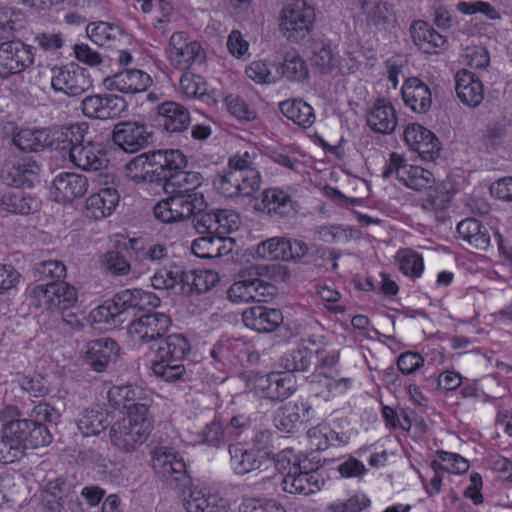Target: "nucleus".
<instances>
[{"mask_svg":"<svg viewBox=\"0 0 512 512\" xmlns=\"http://www.w3.org/2000/svg\"><path fill=\"white\" fill-rule=\"evenodd\" d=\"M168 194L153 208L155 218L163 223L184 221L208 209V202L201 192Z\"/></svg>","mask_w":512,"mask_h":512,"instance_id":"obj_1","label":"nucleus"},{"mask_svg":"<svg viewBox=\"0 0 512 512\" xmlns=\"http://www.w3.org/2000/svg\"><path fill=\"white\" fill-rule=\"evenodd\" d=\"M315 19L312 5L304 0H293L281 10L280 31L289 41L299 43L311 33Z\"/></svg>","mask_w":512,"mask_h":512,"instance_id":"obj_2","label":"nucleus"},{"mask_svg":"<svg viewBox=\"0 0 512 512\" xmlns=\"http://www.w3.org/2000/svg\"><path fill=\"white\" fill-rule=\"evenodd\" d=\"M78 302L77 289L67 282L51 281L35 286L30 292V304L51 313L73 309Z\"/></svg>","mask_w":512,"mask_h":512,"instance_id":"obj_3","label":"nucleus"},{"mask_svg":"<svg viewBox=\"0 0 512 512\" xmlns=\"http://www.w3.org/2000/svg\"><path fill=\"white\" fill-rule=\"evenodd\" d=\"M4 434L19 450L21 456L25 454L26 449L47 446L52 442V434L44 424L28 419H12L4 423Z\"/></svg>","mask_w":512,"mask_h":512,"instance_id":"obj_4","label":"nucleus"},{"mask_svg":"<svg viewBox=\"0 0 512 512\" xmlns=\"http://www.w3.org/2000/svg\"><path fill=\"white\" fill-rule=\"evenodd\" d=\"M152 466L157 476L174 490H184L190 484L186 464L180 453L171 448H155Z\"/></svg>","mask_w":512,"mask_h":512,"instance_id":"obj_5","label":"nucleus"},{"mask_svg":"<svg viewBox=\"0 0 512 512\" xmlns=\"http://www.w3.org/2000/svg\"><path fill=\"white\" fill-rule=\"evenodd\" d=\"M172 67L180 71L201 67L206 61V53L199 42L190 40L185 32H174L166 49Z\"/></svg>","mask_w":512,"mask_h":512,"instance_id":"obj_6","label":"nucleus"},{"mask_svg":"<svg viewBox=\"0 0 512 512\" xmlns=\"http://www.w3.org/2000/svg\"><path fill=\"white\" fill-rule=\"evenodd\" d=\"M149 434V421L135 415L116 421L109 431L112 445L124 452L134 451L147 440Z\"/></svg>","mask_w":512,"mask_h":512,"instance_id":"obj_7","label":"nucleus"},{"mask_svg":"<svg viewBox=\"0 0 512 512\" xmlns=\"http://www.w3.org/2000/svg\"><path fill=\"white\" fill-rule=\"evenodd\" d=\"M34 47L21 40H9L0 44V78L19 75L34 64Z\"/></svg>","mask_w":512,"mask_h":512,"instance_id":"obj_8","label":"nucleus"},{"mask_svg":"<svg viewBox=\"0 0 512 512\" xmlns=\"http://www.w3.org/2000/svg\"><path fill=\"white\" fill-rule=\"evenodd\" d=\"M171 323L170 317L165 313H147L132 320L128 332L134 342L148 344L150 349H154L167 333Z\"/></svg>","mask_w":512,"mask_h":512,"instance_id":"obj_9","label":"nucleus"},{"mask_svg":"<svg viewBox=\"0 0 512 512\" xmlns=\"http://www.w3.org/2000/svg\"><path fill=\"white\" fill-rule=\"evenodd\" d=\"M108 400L116 409H126L128 415L145 417L151 403V392L141 386L129 384L113 386Z\"/></svg>","mask_w":512,"mask_h":512,"instance_id":"obj_10","label":"nucleus"},{"mask_svg":"<svg viewBox=\"0 0 512 512\" xmlns=\"http://www.w3.org/2000/svg\"><path fill=\"white\" fill-rule=\"evenodd\" d=\"M51 86L55 92L77 97L92 88L88 71L74 63L52 69Z\"/></svg>","mask_w":512,"mask_h":512,"instance_id":"obj_11","label":"nucleus"},{"mask_svg":"<svg viewBox=\"0 0 512 512\" xmlns=\"http://www.w3.org/2000/svg\"><path fill=\"white\" fill-rule=\"evenodd\" d=\"M213 184L225 197H248L260 188V173L248 170L245 178L241 172L224 170L214 178Z\"/></svg>","mask_w":512,"mask_h":512,"instance_id":"obj_12","label":"nucleus"},{"mask_svg":"<svg viewBox=\"0 0 512 512\" xmlns=\"http://www.w3.org/2000/svg\"><path fill=\"white\" fill-rule=\"evenodd\" d=\"M39 171V165L31 157L8 156L4 161L1 177L9 186L32 188L38 180Z\"/></svg>","mask_w":512,"mask_h":512,"instance_id":"obj_13","label":"nucleus"},{"mask_svg":"<svg viewBox=\"0 0 512 512\" xmlns=\"http://www.w3.org/2000/svg\"><path fill=\"white\" fill-rule=\"evenodd\" d=\"M112 140L123 151L135 153L152 143L153 134L146 124L120 122L113 129Z\"/></svg>","mask_w":512,"mask_h":512,"instance_id":"obj_14","label":"nucleus"},{"mask_svg":"<svg viewBox=\"0 0 512 512\" xmlns=\"http://www.w3.org/2000/svg\"><path fill=\"white\" fill-rule=\"evenodd\" d=\"M308 251L307 245L300 240L272 237L260 242L256 254L267 260L290 261L302 258Z\"/></svg>","mask_w":512,"mask_h":512,"instance_id":"obj_15","label":"nucleus"},{"mask_svg":"<svg viewBox=\"0 0 512 512\" xmlns=\"http://www.w3.org/2000/svg\"><path fill=\"white\" fill-rule=\"evenodd\" d=\"M126 106L122 97L113 94L90 95L81 102V110L86 117L100 120L119 117Z\"/></svg>","mask_w":512,"mask_h":512,"instance_id":"obj_16","label":"nucleus"},{"mask_svg":"<svg viewBox=\"0 0 512 512\" xmlns=\"http://www.w3.org/2000/svg\"><path fill=\"white\" fill-rule=\"evenodd\" d=\"M229 463L235 474L243 476L262 469L272 461V454H262L255 449L246 448L242 443L228 446Z\"/></svg>","mask_w":512,"mask_h":512,"instance_id":"obj_17","label":"nucleus"},{"mask_svg":"<svg viewBox=\"0 0 512 512\" xmlns=\"http://www.w3.org/2000/svg\"><path fill=\"white\" fill-rule=\"evenodd\" d=\"M293 467L289 474H286L282 481L281 486L283 491L290 494H299L309 496L318 492L324 484L323 479H320L318 473L312 468Z\"/></svg>","mask_w":512,"mask_h":512,"instance_id":"obj_18","label":"nucleus"},{"mask_svg":"<svg viewBox=\"0 0 512 512\" xmlns=\"http://www.w3.org/2000/svg\"><path fill=\"white\" fill-rule=\"evenodd\" d=\"M256 389L262 398L281 402L294 393L295 385L292 375L273 372L259 377Z\"/></svg>","mask_w":512,"mask_h":512,"instance_id":"obj_19","label":"nucleus"},{"mask_svg":"<svg viewBox=\"0 0 512 512\" xmlns=\"http://www.w3.org/2000/svg\"><path fill=\"white\" fill-rule=\"evenodd\" d=\"M107 90L124 94H137L146 91L152 83L151 77L139 69H127L104 79Z\"/></svg>","mask_w":512,"mask_h":512,"instance_id":"obj_20","label":"nucleus"},{"mask_svg":"<svg viewBox=\"0 0 512 512\" xmlns=\"http://www.w3.org/2000/svg\"><path fill=\"white\" fill-rule=\"evenodd\" d=\"M405 142L424 160H433L438 156L440 143L438 138L419 124L408 125L404 131Z\"/></svg>","mask_w":512,"mask_h":512,"instance_id":"obj_21","label":"nucleus"},{"mask_svg":"<svg viewBox=\"0 0 512 512\" xmlns=\"http://www.w3.org/2000/svg\"><path fill=\"white\" fill-rule=\"evenodd\" d=\"M366 123L375 133L392 134L398 123L394 106L383 98L377 99L366 113Z\"/></svg>","mask_w":512,"mask_h":512,"instance_id":"obj_22","label":"nucleus"},{"mask_svg":"<svg viewBox=\"0 0 512 512\" xmlns=\"http://www.w3.org/2000/svg\"><path fill=\"white\" fill-rule=\"evenodd\" d=\"M83 352L86 363L95 371L102 372L116 360L118 345L110 338L95 339L86 343Z\"/></svg>","mask_w":512,"mask_h":512,"instance_id":"obj_23","label":"nucleus"},{"mask_svg":"<svg viewBox=\"0 0 512 512\" xmlns=\"http://www.w3.org/2000/svg\"><path fill=\"white\" fill-rule=\"evenodd\" d=\"M244 325L259 333H270L276 330L283 322L280 310L265 306L247 308L242 314Z\"/></svg>","mask_w":512,"mask_h":512,"instance_id":"obj_24","label":"nucleus"},{"mask_svg":"<svg viewBox=\"0 0 512 512\" xmlns=\"http://www.w3.org/2000/svg\"><path fill=\"white\" fill-rule=\"evenodd\" d=\"M457 233L467 250L486 251L491 245L489 229L476 218L460 221Z\"/></svg>","mask_w":512,"mask_h":512,"instance_id":"obj_25","label":"nucleus"},{"mask_svg":"<svg viewBox=\"0 0 512 512\" xmlns=\"http://www.w3.org/2000/svg\"><path fill=\"white\" fill-rule=\"evenodd\" d=\"M69 160L84 171H99L107 164L105 154L92 140L84 137L83 142L72 149Z\"/></svg>","mask_w":512,"mask_h":512,"instance_id":"obj_26","label":"nucleus"},{"mask_svg":"<svg viewBox=\"0 0 512 512\" xmlns=\"http://www.w3.org/2000/svg\"><path fill=\"white\" fill-rule=\"evenodd\" d=\"M455 91L459 100L469 106L477 107L484 99V87L472 72L462 69L455 75Z\"/></svg>","mask_w":512,"mask_h":512,"instance_id":"obj_27","label":"nucleus"},{"mask_svg":"<svg viewBox=\"0 0 512 512\" xmlns=\"http://www.w3.org/2000/svg\"><path fill=\"white\" fill-rule=\"evenodd\" d=\"M401 94L405 105L415 113L424 114L431 108V91L424 82L416 77L405 81Z\"/></svg>","mask_w":512,"mask_h":512,"instance_id":"obj_28","label":"nucleus"},{"mask_svg":"<svg viewBox=\"0 0 512 512\" xmlns=\"http://www.w3.org/2000/svg\"><path fill=\"white\" fill-rule=\"evenodd\" d=\"M88 127L85 124H75L48 132L47 147L67 154L70 157L76 144L84 141Z\"/></svg>","mask_w":512,"mask_h":512,"instance_id":"obj_29","label":"nucleus"},{"mask_svg":"<svg viewBox=\"0 0 512 512\" xmlns=\"http://www.w3.org/2000/svg\"><path fill=\"white\" fill-rule=\"evenodd\" d=\"M52 184L57 200L63 202H72L84 196L88 189L87 178L77 173H60L54 178Z\"/></svg>","mask_w":512,"mask_h":512,"instance_id":"obj_30","label":"nucleus"},{"mask_svg":"<svg viewBox=\"0 0 512 512\" xmlns=\"http://www.w3.org/2000/svg\"><path fill=\"white\" fill-rule=\"evenodd\" d=\"M232 246L231 238L217 234H203L192 242L191 249L199 258L213 259L228 255L232 251Z\"/></svg>","mask_w":512,"mask_h":512,"instance_id":"obj_31","label":"nucleus"},{"mask_svg":"<svg viewBox=\"0 0 512 512\" xmlns=\"http://www.w3.org/2000/svg\"><path fill=\"white\" fill-rule=\"evenodd\" d=\"M158 115L161 125L170 133H179L187 130L190 125V113L182 104L166 101L158 105Z\"/></svg>","mask_w":512,"mask_h":512,"instance_id":"obj_32","label":"nucleus"},{"mask_svg":"<svg viewBox=\"0 0 512 512\" xmlns=\"http://www.w3.org/2000/svg\"><path fill=\"white\" fill-rule=\"evenodd\" d=\"M190 343L182 334L164 336L153 349L157 360L182 362L190 352Z\"/></svg>","mask_w":512,"mask_h":512,"instance_id":"obj_33","label":"nucleus"},{"mask_svg":"<svg viewBox=\"0 0 512 512\" xmlns=\"http://www.w3.org/2000/svg\"><path fill=\"white\" fill-rule=\"evenodd\" d=\"M150 164L156 170L155 175L166 181V175L186 167L187 159L180 150H157L150 153Z\"/></svg>","mask_w":512,"mask_h":512,"instance_id":"obj_34","label":"nucleus"},{"mask_svg":"<svg viewBox=\"0 0 512 512\" xmlns=\"http://www.w3.org/2000/svg\"><path fill=\"white\" fill-rule=\"evenodd\" d=\"M119 194L115 188H103L86 200L87 216L95 220L111 215L119 202Z\"/></svg>","mask_w":512,"mask_h":512,"instance_id":"obj_35","label":"nucleus"},{"mask_svg":"<svg viewBox=\"0 0 512 512\" xmlns=\"http://www.w3.org/2000/svg\"><path fill=\"white\" fill-rule=\"evenodd\" d=\"M260 209L269 215L288 217L296 211V203L285 191L270 188L262 193Z\"/></svg>","mask_w":512,"mask_h":512,"instance_id":"obj_36","label":"nucleus"},{"mask_svg":"<svg viewBox=\"0 0 512 512\" xmlns=\"http://www.w3.org/2000/svg\"><path fill=\"white\" fill-rule=\"evenodd\" d=\"M271 288L270 284L265 283L257 277L250 279H241L234 282L228 289V298L232 302L261 301L265 291Z\"/></svg>","mask_w":512,"mask_h":512,"instance_id":"obj_37","label":"nucleus"},{"mask_svg":"<svg viewBox=\"0 0 512 512\" xmlns=\"http://www.w3.org/2000/svg\"><path fill=\"white\" fill-rule=\"evenodd\" d=\"M414 44L424 53L436 54L446 45V38L424 21H417L411 26Z\"/></svg>","mask_w":512,"mask_h":512,"instance_id":"obj_38","label":"nucleus"},{"mask_svg":"<svg viewBox=\"0 0 512 512\" xmlns=\"http://www.w3.org/2000/svg\"><path fill=\"white\" fill-rule=\"evenodd\" d=\"M202 182L203 176L200 172L179 169L174 174L166 175L164 190L166 193L198 192L197 188Z\"/></svg>","mask_w":512,"mask_h":512,"instance_id":"obj_39","label":"nucleus"},{"mask_svg":"<svg viewBox=\"0 0 512 512\" xmlns=\"http://www.w3.org/2000/svg\"><path fill=\"white\" fill-rule=\"evenodd\" d=\"M48 131L40 128H26L14 133L12 142L22 152H40L47 147Z\"/></svg>","mask_w":512,"mask_h":512,"instance_id":"obj_40","label":"nucleus"},{"mask_svg":"<svg viewBox=\"0 0 512 512\" xmlns=\"http://www.w3.org/2000/svg\"><path fill=\"white\" fill-rule=\"evenodd\" d=\"M281 113L295 124L308 128L315 121L313 108L301 99H290L279 104Z\"/></svg>","mask_w":512,"mask_h":512,"instance_id":"obj_41","label":"nucleus"},{"mask_svg":"<svg viewBox=\"0 0 512 512\" xmlns=\"http://www.w3.org/2000/svg\"><path fill=\"white\" fill-rule=\"evenodd\" d=\"M78 430L85 437L97 436L109 425L105 412L96 409H85L76 421Z\"/></svg>","mask_w":512,"mask_h":512,"instance_id":"obj_42","label":"nucleus"},{"mask_svg":"<svg viewBox=\"0 0 512 512\" xmlns=\"http://www.w3.org/2000/svg\"><path fill=\"white\" fill-rule=\"evenodd\" d=\"M311 406L303 400L289 402L281 408L280 425L286 431H291L297 424L310 420Z\"/></svg>","mask_w":512,"mask_h":512,"instance_id":"obj_43","label":"nucleus"},{"mask_svg":"<svg viewBox=\"0 0 512 512\" xmlns=\"http://www.w3.org/2000/svg\"><path fill=\"white\" fill-rule=\"evenodd\" d=\"M69 488V484L61 478L49 481L46 484V493L58 499L57 508H55L58 512H68V510L75 511L79 509L80 504L78 499L73 500V495L68 493Z\"/></svg>","mask_w":512,"mask_h":512,"instance_id":"obj_44","label":"nucleus"},{"mask_svg":"<svg viewBox=\"0 0 512 512\" xmlns=\"http://www.w3.org/2000/svg\"><path fill=\"white\" fill-rule=\"evenodd\" d=\"M87 36L99 46L107 45L123 36V29L108 22H93L86 28Z\"/></svg>","mask_w":512,"mask_h":512,"instance_id":"obj_45","label":"nucleus"},{"mask_svg":"<svg viewBox=\"0 0 512 512\" xmlns=\"http://www.w3.org/2000/svg\"><path fill=\"white\" fill-rule=\"evenodd\" d=\"M437 455L438 460H433L431 463L434 474L442 475L445 471L454 474H462L469 469L468 461L458 454L438 451Z\"/></svg>","mask_w":512,"mask_h":512,"instance_id":"obj_46","label":"nucleus"},{"mask_svg":"<svg viewBox=\"0 0 512 512\" xmlns=\"http://www.w3.org/2000/svg\"><path fill=\"white\" fill-rule=\"evenodd\" d=\"M361 9L366 16L368 25L377 29H385L390 21V10L385 2L378 0H364Z\"/></svg>","mask_w":512,"mask_h":512,"instance_id":"obj_47","label":"nucleus"},{"mask_svg":"<svg viewBox=\"0 0 512 512\" xmlns=\"http://www.w3.org/2000/svg\"><path fill=\"white\" fill-rule=\"evenodd\" d=\"M0 205L3 210L16 214H29L36 209V202L32 198L26 197L21 190L5 192L1 197Z\"/></svg>","mask_w":512,"mask_h":512,"instance_id":"obj_48","label":"nucleus"},{"mask_svg":"<svg viewBox=\"0 0 512 512\" xmlns=\"http://www.w3.org/2000/svg\"><path fill=\"white\" fill-rule=\"evenodd\" d=\"M398 180L414 190L426 189L429 184L434 182L433 174L430 171L411 165L398 170Z\"/></svg>","mask_w":512,"mask_h":512,"instance_id":"obj_49","label":"nucleus"},{"mask_svg":"<svg viewBox=\"0 0 512 512\" xmlns=\"http://www.w3.org/2000/svg\"><path fill=\"white\" fill-rule=\"evenodd\" d=\"M155 171L150 164V153L138 155L125 165L126 176L137 183L153 181Z\"/></svg>","mask_w":512,"mask_h":512,"instance_id":"obj_50","label":"nucleus"},{"mask_svg":"<svg viewBox=\"0 0 512 512\" xmlns=\"http://www.w3.org/2000/svg\"><path fill=\"white\" fill-rule=\"evenodd\" d=\"M217 497L206 495L201 490H190L183 498V507L187 512H222L216 505Z\"/></svg>","mask_w":512,"mask_h":512,"instance_id":"obj_51","label":"nucleus"},{"mask_svg":"<svg viewBox=\"0 0 512 512\" xmlns=\"http://www.w3.org/2000/svg\"><path fill=\"white\" fill-rule=\"evenodd\" d=\"M115 309L123 323L129 319V315H136L138 311V289H125L116 293L111 299Z\"/></svg>","mask_w":512,"mask_h":512,"instance_id":"obj_52","label":"nucleus"},{"mask_svg":"<svg viewBox=\"0 0 512 512\" xmlns=\"http://www.w3.org/2000/svg\"><path fill=\"white\" fill-rule=\"evenodd\" d=\"M282 74L288 80L303 81L309 71L305 60L296 51H288L284 56Z\"/></svg>","mask_w":512,"mask_h":512,"instance_id":"obj_53","label":"nucleus"},{"mask_svg":"<svg viewBox=\"0 0 512 512\" xmlns=\"http://www.w3.org/2000/svg\"><path fill=\"white\" fill-rule=\"evenodd\" d=\"M335 55L329 43L317 41L313 44L311 64L322 74L329 73L335 67Z\"/></svg>","mask_w":512,"mask_h":512,"instance_id":"obj_54","label":"nucleus"},{"mask_svg":"<svg viewBox=\"0 0 512 512\" xmlns=\"http://www.w3.org/2000/svg\"><path fill=\"white\" fill-rule=\"evenodd\" d=\"M151 370L157 378L169 383L181 380L186 373V368L182 362L159 360L152 362Z\"/></svg>","mask_w":512,"mask_h":512,"instance_id":"obj_55","label":"nucleus"},{"mask_svg":"<svg viewBox=\"0 0 512 512\" xmlns=\"http://www.w3.org/2000/svg\"><path fill=\"white\" fill-rule=\"evenodd\" d=\"M281 365L288 372H306L312 365L311 353L298 347L282 357Z\"/></svg>","mask_w":512,"mask_h":512,"instance_id":"obj_56","label":"nucleus"},{"mask_svg":"<svg viewBox=\"0 0 512 512\" xmlns=\"http://www.w3.org/2000/svg\"><path fill=\"white\" fill-rule=\"evenodd\" d=\"M399 269L408 276L419 277L424 269L422 257L409 249L397 253Z\"/></svg>","mask_w":512,"mask_h":512,"instance_id":"obj_57","label":"nucleus"},{"mask_svg":"<svg viewBox=\"0 0 512 512\" xmlns=\"http://www.w3.org/2000/svg\"><path fill=\"white\" fill-rule=\"evenodd\" d=\"M426 197L423 199V208L427 210H443L450 202L452 195L443 185L433 187L431 184L426 188Z\"/></svg>","mask_w":512,"mask_h":512,"instance_id":"obj_58","label":"nucleus"},{"mask_svg":"<svg viewBox=\"0 0 512 512\" xmlns=\"http://www.w3.org/2000/svg\"><path fill=\"white\" fill-rule=\"evenodd\" d=\"M274 463L276 469L285 476L289 474V471H292L293 467H303L306 468V460H301L300 456L295 454L292 449H284L277 454H272V461Z\"/></svg>","mask_w":512,"mask_h":512,"instance_id":"obj_59","label":"nucleus"},{"mask_svg":"<svg viewBox=\"0 0 512 512\" xmlns=\"http://www.w3.org/2000/svg\"><path fill=\"white\" fill-rule=\"evenodd\" d=\"M182 72L180 85L187 97L197 98L207 93L206 83L199 75H196L193 70L191 72L190 70Z\"/></svg>","mask_w":512,"mask_h":512,"instance_id":"obj_60","label":"nucleus"},{"mask_svg":"<svg viewBox=\"0 0 512 512\" xmlns=\"http://www.w3.org/2000/svg\"><path fill=\"white\" fill-rule=\"evenodd\" d=\"M34 272L40 275L39 280L61 281L66 277V266L58 260H45L34 265Z\"/></svg>","mask_w":512,"mask_h":512,"instance_id":"obj_61","label":"nucleus"},{"mask_svg":"<svg viewBox=\"0 0 512 512\" xmlns=\"http://www.w3.org/2000/svg\"><path fill=\"white\" fill-rule=\"evenodd\" d=\"M180 267L161 268L151 277V285L159 290H176Z\"/></svg>","mask_w":512,"mask_h":512,"instance_id":"obj_62","label":"nucleus"},{"mask_svg":"<svg viewBox=\"0 0 512 512\" xmlns=\"http://www.w3.org/2000/svg\"><path fill=\"white\" fill-rule=\"evenodd\" d=\"M240 512H285V509L275 500L243 498L239 506Z\"/></svg>","mask_w":512,"mask_h":512,"instance_id":"obj_63","label":"nucleus"},{"mask_svg":"<svg viewBox=\"0 0 512 512\" xmlns=\"http://www.w3.org/2000/svg\"><path fill=\"white\" fill-rule=\"evenodd\" d=\"M370 505L365 495H354L345 501L337 500L327 506L330 512H361Z\"/></svg>","mask_w":512,"mask_h":512,"instance_id":"obj_64","label":"nucleus"}]
</instances>
